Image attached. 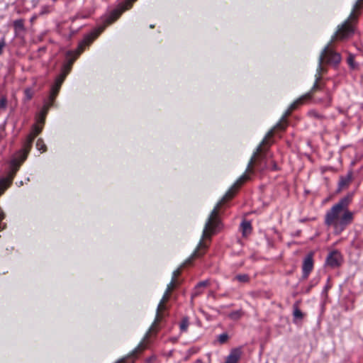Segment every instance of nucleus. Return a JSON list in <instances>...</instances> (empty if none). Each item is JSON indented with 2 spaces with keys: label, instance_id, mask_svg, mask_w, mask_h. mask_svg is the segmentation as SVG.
I'll return each instance as SVG.
<instances>
[{
  "label": "nucleus",
  "instance_id": "f257e3e1",
  "mask_svg": "<svg viewBox=\"0 0 363 363\" xmlns=\"http://www.w3.org/2000/svg\"><path fill=\"white\" fill-rule=\"evenodd\" d=\"M274 130H271L269 131L266 137L262 140V143L257 147L256 152L253 154L250 159L246 172L242 175L235 183V184L226 192L222 199L216 204L213 211H211L210 216L205 225V228L202 234V240L199 242V245L194 253V257H199L204 253V251L208 248V244L203 241V240L211 239L212 235L216 233L217 228L219 227L220 220L218 218V211L221 205L227 200L231 199L236 190L247 179H249L248 173H252V165L256 160L257 155L262 152V145L267 143V138L273 135Z\"/></svg>",
  "mask_w": 363,
  "mask_h": 363
},
{
  "label": "nucleus",
  "instance_id": "f03ea898",
  "mask_svg": "<svg viewBox=\"0 0 363 363\" xmlns=\"http://www.w3.org/2000/svg\"><path fill=\"white\" fill-rule=\"evenodd\" d=\"M352 198V195L342 198L325 214V224L332 226L336 233H342L353 221L354 213L348 209Z\"/></svg>",
  "mask_w": 363,
  "mask_h": 363
},
{
  "label": "nucleus",
  "instance_id": "7ed1b4c3",
  "mask_svg": "<svg viewBox=\"0 0 363 363\" xmlns=\"http://www.w3.org/2000/svg\"><path fill=\"white\" fill-rule=\"evenodd\" d=\"M177 284V280L174 279V278H172V280L170 283L167 285V289L162 296V298L161 299L160 303L158 304L157 309V314L155 317V320L154 323H152V326L146 333L145 336L144 337L143 341L138 345V346L133 351V354H137L138 352H140L145 350V342L148 338L150 333L155 332V327L157 322L160 321L162 319V315L161 313L164 310H165V303L169 300L170 293L176 287Z\"/></svg>",
  "mask_w": 363,
  "mask_h": 363
},
{
  "label": "nucleus",
  "instance_id": "20e7f679",
  "mask_svg": "<svg viewBox=\"0 0 363 363\" xmlns=\"http://www.w3.org/2000/svg\"><path fill=\"white\" fill-rule=\"evenodd\" d=\"M359 7L360 1H358L354 4L353 11L350 15L348 19L344 23H342L340 27H339L331 41H333L335 38L340 40H345L350 38L354 34V28L352 24V21L356 19V16H354V12Z\"/></svg>",
  "mask_w": 363,
  "mask_h": 363
},
{
  "label": "nucleus",
  "instance_id": "39448f33",
  "mask_svg": "<svg viewBox=\"0 0 363 363\" xmlns=\"http://www.w3.org/2000/svg\"><path fill=\"white\" fill-rule=\"evenodd\" d=\"M332 41L325 48V49L322 51L320 57H319V65L318 67V71L323 70V68L322 67V64L325 62L328 64L337 65L341 60L340 55L337 52H334L330 48V44Z\"/></svg>",
  "mask_w": 363,
  "mask_h": 363
},
{
  "label": "nucleus",
  "instance_id": "423d86ee",
  "mask_svg": "<svg viewBox=\"0 0 363 363\" xmlns=\"http://www.w3.org/2000/svg\"><path fill=\"white\" fill-rule=\"evenodd\" d=\"M321 72L323 70H317V73L315 74V83L311 89V91L306 94L301 96L296 101H295L289 107V111L286 114H289L292 110L295 109L298 105L303 104V102L306 100H310L312 98L313 94L317 91L323 89L322 85H320L318 83L321 79Z\"/></svg>",
  "mask_w": 363,
  "mask_h": 363
},
{
  "label": "nucleus",
  "instance_id": "0eeeda50",
  "mask_svg": "<svg viewBox=\"0 0 363 363\" xmlns=\"http://www.w3.org/2000/svg\"><path fill=\"white\" fill-rule=\"evenodd\" d=\"M103 30V28H101L97 33H92L89 35H87L79 45L78 48L76 51V56L69 60V62L65 65L63 67V70L61 74L66 73V76L69 73V72L71 69L72 64L73 63L74 60L76 59V57L79 55L84 50L85 46L89 45L91 42L97 37V35Z\"/></svg>",
  "mask_w": 363,
  "mask_h": 363
},
{
  "label": "nucleus",
  "instance_id": "6e6552de",
  "mask_svg": "<svg viewBox=\"0 0 363 363\" xmlns=\"http://www.w3.org/2000/svg\"><path fill=\"white\" fill-rule=\"evenodd\" d=\"M66 77V73L60 74L55 79V84L52 85L50 91V95L49 97L50 102L48 104L49 106H52V103L57 96L62 84L63 83Z\"/></svg>",
  "mask_w": 363,
  "mask_h": 363
},
{
  "label": "nucleus",
  "instance_id": "1a4fd4ad",
  "mask_svg": "<svg viewBox=\"0 0 363 363\" xmlns=\"http://www.w3.org/2000/svg\"><path fill=\"white\" fill-rule=\"evenodd\" d=\"M313 254L312 252H310L308 254L306 257L303 259V265H302V270H303V277L304 279H306L311 272L312 271L313 268Z\"/></svg>",
  "mask_w": 363,
  "mask_h": 363
},
{
  "label": "nucleus",
  "instance_id": "9d476101",
  "mask_svg": "<svg viewBox=\"0 0 363 363\" xmlns=\"http://www.w3.org/2000/svg\"><path fill=\"white\" fill-rule=\"evenodd\" d=\"M342 261V256L340 253L337 251H333L330 252L326 259V263L328 265L335 267L340 264Z\"/></svg>",
  "mask_w": 363,
  "mask_h": 363
},
{
  "label": "nucleus",
  "instance_id": "9b49d317",
  "mask_svg": "<svg viewBox=\"0 0 363 363\" xmlns=\"http://www.w3.org/2000/svg\"><path fill=\"white\" fill-rule=\"evenodd\" d=\"M25 160H22V155H19L18 152L16 153V156L11 160L10 166H11V172L9 175V177L13 176L14 177L15 174L19 169L21 164Z\"/></svg>",
  "mask_w": 363,
  "mask_h": 363
},
{
  "label": "nucleus",
  "instance_id": "f8f14e48",
  "mask_svg": "<svg viewBox=\"0 0 363 363\" xmlns=\"http://www.w3.org/2000/svg\"><path fill=\"white\" fill-rule=\"evenodd\" d=\"M34 140L33 135H28L26 142L24 143L23 147L22 150H19L18 152L19 155H22V160H26L28 156V154L31 148L32 143Z\"/></svg>",
  "mask_w": 363,
  "mask_h": 363
},
{
  "label": "nucleus",
  "instance_id": "ddd939ff",
  "mask_svg": "<svg viewBox=\"0 0 363 363\" xmlns=\"http://www.w3.org/2000/svg\"><path fill=\"white\" fill-rule=\"evenodd\" d=\"M241 355V351L239 349L233 350L228 356L225 363H238Z\"/></svg>",
  "mask_w": 363,
  "mask_h": 363
},
{
  "label": "nucleus",
  "instance_id": "4468645a",
  "mask_svg": "<svg viewBox=\"0 0 363 363\" xmlns=\"http://www.w3.org/2000/svg\"><path fill=\"white\" fill-rule=\"evenodd\" d=\"M352 172H348L345 177H342L340 178L339 182V190H342L344 188L348 186L350 183L352 181Z\"/></svg>",
  "mask_w": 363,
  "mask_h": 363
},
{
  "label": "nucleus",
  "instance_id": "2eb2a0df",
  "mask_svg": "<svg viewBox=\"0 0 363 363\" xmlns=\"http://www.w3.org/2000/svg\"><path fill=\"white\" fill-rule=\"evenodd\" d=\"M13 180V176L7 177L0 179V195L11 185Z\"/></svg>",
  "mask_w": 363,
  "mask_h": 363
},
{
  "label": "nucleus",
  "instance_id": "dca6fc26",
  "mask_svg": "<svg viewBox=\"0 0 363 363\" xmlns=\"http://www.w3.org/2000/svg\"><path fill=\"white\" fill-rule=\"evenodd\" d=\"M240 228H241L242 235L244 236H247V235H250L252 232V225H251L250 222H249V221H246V220L243 221L241 223Z\"/></svg>",
  "mask_w": 363,
  "mask_h": 363
},
{
  "label": "nucleus",
  "instance_id": "f3484780",
  "mask_svg": "<svg viewBox=\"0 0 363 363\" xmlns=\"http://www.w3.org/2000/svg\"><path fill=\"white\" fill-rule=\"evenodd\" d=\"M293 315L295 320H301L303 318V313L298 308V303H296L293 306Z\"/></svg>",
  "mask_w": 363,
  "mask_h": 363
},
{
  "label": "nucleus",
  "instance_id": "a211bd4d",
  "mask_svg": "<svg viewBox=\"0 0 363 363\" xmlns=\"http://www.w3.org/2000/svg\"><path fill=\"white\" fill-rule=\"evenodd\" d=\"M208 284L209 281L208 280L199 282L195 288V292L194 294V296H198L199 294H200L202 292L201 291V289L207 286Z\"/></svg>",
  "mask_w": 363,
  "mask_h": 363
},
{
  "label": "nucleus",
  "instance_id": "6ab92c4d",
  "mask_svg": "<svg viewBox=\"0 0 363 363\" xmlns=\"http://www.w3.org/2000/svg\"><path fill=\"white\" fill-rule=\"evenodd\" d=\"M234 279L241 283H247L250 281L249 276L246 274H238L235 277Z\"/></svg>",
  "mask_w": 363,
  "mask_h": 363
},
{
  "label": "nucleus",
  "instance_id": "aec40b11",
  "mask_svg": "<svg viewBox=\"0 0 363 363\" xmlns=\"http://www.w3.org/2000/svg\"><path fill=\"white\" fill-rule=\"evenodd\" d=\"M50 106H49L48 104L45 105L43 111H42V113L38 118V122L42 123V125L44 123L45 114L47 113V111Z\"/></svg>",
  "mask_w": 363,
  "mask_h": 363
},
{
  "label": "nucleus",
  "instance_id": "412c9836",
  "mask_svg": "<svg viewBox=\"0 0 363 363\" xmlns=\"http://www.w3.org/2000/svg\"><path fill=\"white\" fill-rule=\"evenodd\" d=\"M42 129L43 125H35L29 135H33V138L35 139V138L41 132Z\"/></svg>",
  "mask_w": 363,
  "mask_h": 363
},
{
  "label": "nucleus",
  "instance_id": "4be33fe9",
  "mask_svg": "<svg viewBox=\"0 0 363 363\" xmlns=\"http://www.w3.org/2000/svg\"><path fill=\"white\" fill-rule=\"evenodd\" d=\"M36 147L38 150H40L42 152H44L46 151V145H45V143L42 139H38L37 140Z\"/></svg>",
  "mask_w": 363,
  "mask_h": 363
},
{
  "label": "nucleus",
  "instance_id": "5701e85b",
  "mask_svg": "<svg viewBox=\"0 0 363 363\" xmlns=\"http://www.w3.org/2000/svg\"><path fill=\"white\" fill-rule=\"evenodd\" d=\"M242 315V311H236L230 313L229 317L233 320L239 319Z\"/></svg>",
  "mask_w": 363,
  "mask_h": 363
},
{
  "label": "nucleus",
  "instance_id": "b1692460",
  "mask_svg": "<svg viewBox=\"0 0 363 363\" xmlns=\"http://www.w3.org/2000/svg\"><path fill=\"white\" fill-rule=\"evenodd\" d=\"M189 326V320L186 318L182 319L180 323V329L182 332L186 331Z\"/></svg>",
  "mask_w": 363,
  "mask_h": 363
},
{
  "label": "nucleus",
  "instance_id": "393cba45",
  "mask_svg": "<svg viewBox=\"0 0 363 363\" xmlns=\"http://www.w3.org/2000/svg\"><path fill=\"white\" fill-rule=\"evenodd\" d=\"M347 62L351 68L356 69L357 65L354 63V56L352 54H350L347 57Z\"/></svg>",
  "mask_w": 363,
  "mask_h": 363
},
{
  "label": "nucleus",
  "instance_id": "a878e982",
  "mask_svg": "<svg viewBox=\"0 0 363 363\" xmlns=\"http://www.w3.org/2000/svg\"><path fill=\"white\" fill-rule=\"evenodd\" d=\"M51 10H52L51 6H44L41 8L40 14L43 15V14L48 13L51 11Z\"/></svg>",
  "mask_w": 363,
  "mask_h": 363
},
{
  "label": "nucleus",
  "instance_id": "bb28decb",
  "mask_svg": "<svg viewBox=\"0 0 363 363\" xmlns=\"http://www.w3.org/2000/svg\"><path fill=\"white\" fill-rule=\"evenodd\" d=\"M4 213L0 211V231L4 230L6 228V224L2 223V220L4 219Z\"/></svg>",
  "mask_w": 363,
  "mask_h": 363
},
{
  "label": "nucleus",
  "instance_id": "cd10ccee",
  "mask_svg": "<svg viewBox=\"0 0 363 363\" xmlns=\"http://www.w3.org/2000/svg\"><path fill=\"white\" fill-rule=\"evenodd\" d=\"M228 338V336L226 333L220 334L218 336V340L220 343H224Z\"/></svg>",
  "mask_w": 363,
  "mask_h": 363
},
{
  "label": "nucleus",
  "instance_id": "c85d7f7f",
  "mask_svg": "<svg viewBox=\"0 0 363 363\" xmlns=\"http://www.w3.org/2000/svg\"><path fill=\"white\" fill-rule=\"evenodd\" d=\"M13 24L16 28H23V21L21 19L15 21Z\"/></svg>",
  "mask_w": 363,
  "mask_h": 363
},
{
  "label": "nucleus",
  "instance_id": "c756f323",
  "mask_svg": "<svg viewBox=\"0 0 363 363\" xmlns=\"http://www.w3.org/2000/svg\"><path fill=\"white\" fill-rule=\"evenodd\" d=\"M6 46L5 40L3 38L0 40V55L2 53L4 47Z\"/></svg>",
  "mask_w": 363,
  "mask_h": 363
},
{
  "label": "nucleus",
  "instance_id": "7c9ffc66",
  "mask_svg": "<svg viewBox=\"0 0 363 363\" xmlns=\"http://www.w3.org/2000/svg\"><path fill=\"white\" fill-rule=\"evenodd\" d=\"M180 274V269H177L173 272L172 274V278H174L175 280H177V277Z\"/></svg>",
  "mask_w": 363,
  "mask_h": 363
},
{
  "label": "nucleus",
  "instance_id": "2f4dec72",
  "mask_svg": "<svg viewBox=\"0 0 363 363\" xmlns=\"http://www.w3.org/2000/svg\"><path fill=\"white\" fill-rule=\"evenodd\" d=\"M5 106H6V99H2L0 101V107H5Z\"/></svg>",
  "mask_w": 363,
  "mask_h": 363
},
{
  "label": "nucleus",
  "instance_id": "473e14b6",
  "mask_svg": "<svg viewBox=\"0 0 363 363\" xmlns=\"http://www.w3.org/2000/svg\"><path fill=\"white\" fill-rule=\"evenodd\" d=\"M277 127L280 128V129L284 130L285 128L286 125L284 124L281 123H279L277 124Z\"/></svg>",
  "mask_w": 363,
  "mask_h": 363
},
{
  "label": "nucleus",
  "instance_id": "72a5a7b5",
  "mask_svg": "<svg viewBox=\"0 0 363 363\" xmlns=\"http://www.w3.org/2000/svg\"><path fill=\"white\" fill-rule=\"evenodd\" d=\"M359 1H363V0H359Z\"/></svg>",
  "mask_w": 363,
  "mask_h": 363
},
{
  "label": "nucleus",
  "instance_id": "f704fd0d",
  "mask_svg": "<svg viewBox=\"0 0 363 363\" xmlns=\"http://www.w3.org/2000/svg\"><path fill=\"white\" fill-rule=\"evenodd\" d=\"M54 2L56 1L57 0H52Z\"/></svg>",
  "mask_w": 363,
  "mask_h": 363
}]
</instances>
